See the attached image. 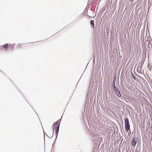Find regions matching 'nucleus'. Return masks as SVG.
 Masks as SVG:
<instances>
[{
    "mask_svg": "<svg viewBox=\"0 0 152 152\" xmlns=\"http://www.w3.org/2000/svg\"><path fill=\"white\" fill-rule=\"evenodd\" d=\"M60 122V120H58L53 125V132H55L56 135H58V132Z\"/></svg>",
    "mask_w": 152,
    "mask_h": 152,
    "instance_id": "nucleus-1",
    "label": "nucleus"
},
{
    "mask_svg": "<svg viewBox=\"0 0 152 152\" xmlns=\"http://www.w3.org/2000/svg\"><path fill=\"white\" fill-rule=\"evenodd\" d=\"M125 129L127 131L130 129V125L128 119L126 118L125 120Z\"/></svg>",
    "mask_w": 152,
    "mask_h": 152,
    "instance_id": "nucleus-2",
    "label": "nucleus"
},
{
    "mask_svg": "<svg viewBox=\"0 0 152 152\" xmlns=\"http://www.w3.org/2000/svg\"><path fill=\"white\" fill-rule=\"evenodd\" d=\"M114 89L115 93L117 94V96L119 97H120L121 96V94L118 88H116Z\"/></svg>",
    "mask_w": 152,
    "mask_h": 152,
    "instance_id": "nucleus-3",
    "label": "nucleus"
},
{
    "mask_svg": "<svg viewBox=\"0 0 152 152\" xmlns=\"http://www.w3.org/2000/svg\"><path fill=\"white\" fill-rule=\"evenodd\" d=\"M137 142V139L136 138L134 137L132 142V145L133 147H135Z\"/></svg>",
    "mask_w": 152,
    "mask_h": 152,
    "instance_id": "nucleus-4",
    "label": "nucleus"
},
{
    "mask_svg": "<svg viewBox=\"0 0 152 152\" xmlns=\"http://www.w3.org/2000/svg\"><path fill=\"white\" fill-rule=\"evenodd\" d=\"M115 79L116 78L115 77L114 78V80L113 83V87L114 89L116 88L115 86Z\"/></svg>",
    "mask_w": 152,
    "mask_h": 152,
    "instance_id": "nucleus-5",
    "label": "nucleus"
},
{
    "mask_svg": "<svg viewBox=\"0 0 152 152\" xmlns=\"http://www.w3.org/2000/svg\"><path fill=\"white\" fill-rule=\"evenodd\" d=\"M90 24L91 26H92L93 28H94V21L93 20H91L90 22Z\"/></svg>",
    "mask_w": 152,
    "mask_h": 152,
    "instance_id": "nucleus-6",
    "label": "nucleus"
},
{
    "mask_svg": "<svg viewBox=\"0 0 152 152\" xmlns=\"http://www.w3.org/2000/svg\"><path fill=\"white\" fill-rule=\"evenodd\" d=\"M4 48H5L6 50H7L8 49V45L7 44H6L4 45Z\"/></svg>",
    "mask_w": 152,
    "mask_h": 152,
    "instance_id": "nucleus-7",
    "label": "nucleus"
},
{
    "mask_svg": "<svg viewBox=\"0 0 152 152\" xmlns=\"http://www.w3.org/2000/svg\"><path fill=\"white\" fill-rule=\"evenodd\" d=\"M132 78L133 79H134V80H136V79H135V76L133 74V73H132Z\"/></svg>",
    "mask_w": 152,
    "mask_h": 152,
    "instance_id": "nucleus-8",
    "label": "nucleus"
},
{
    "mask_svg": "<svg viewBox=\"0 0 152 152\" xmlns=\"http://www.w3.org/2000/svg\"><path fill=\"white\" fill-rule=\"evenodd\" d=\"M130 0V1H133L134 0Z\"/></svg>",
    "mask_w": 152,
    "mask_h": 152,
    "instance_id": "nucleus-9",
    "label": "nucleus"
},
{
    "mask_svg": "<svg viewBox=\"0 0 152 152\" xmlns=\"http://www.w3.org/2000/svg\"><path fill=\"white\" fill-rule=\"evenodd\" d=\"M136 152H138V151H137Z\"/></svg>",
    "mask_w": 152,
    "mask_h": 152,
    "instance_id": "nucleus-10",
    "label": "nucleus"
}]
</instances>
